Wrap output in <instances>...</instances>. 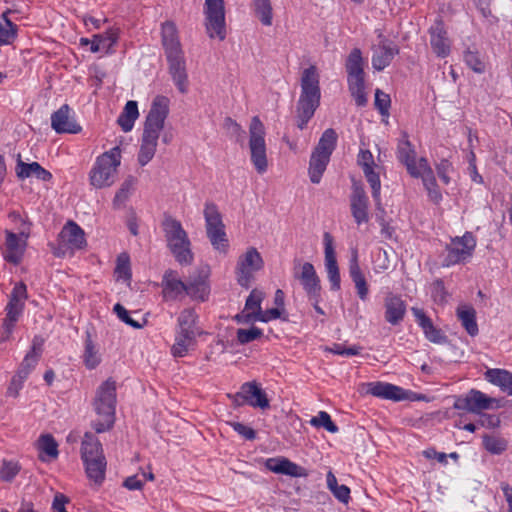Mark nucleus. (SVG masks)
Segmentation results:
<instances>
[{
	"mask_svg": "<svg viewBox=\"0 0 512 512\" xmlns=\"http://www.w3.org/2000/svg\"><path fill=\"white\" fill-rule=\"evenodd\" d=\"M368 205L369 199L363 187L355 185L350 198V209L358 225L368 222Z\"/></svg>",
	"mask_w": 512,
	"mask_h": 512,
	"instance_id": "16",
	"label": "nucleus"
},
{
	"mask_svg": "<svg viewBox=\"0 0 512 512\" xmlns=\"http://www.w3.org/2000/svg\"><path fill=\"white\" fill-rule=\"evenodd\" d=\"M162 228L167 247L176 261L182 265H190L194 256L191 251L190 239L181 222L170 215H166L162 221Z\"/></svg>",
	"mask_w": 512,
	"mask_h": 512,
	"instance_id": "4",
	"label": "nucleus"
},
{
	"mask_svg": "<svg viewBox=\"0 0 512 512\" xmlns=\"http://www.w3.org/2000/svg\"><path fill=\"white\" fill-rule=\"evenodd\" d=\"M197 322L198 315L195 310L192 308H186L179 313L175 330L200 335L202 332L198 327Z\"/></svg>",
	"mask_w": 512,
	"mask_h": 512,
	"instance_id": "31",
	"label": "nucleus"
},
{
	"mask_svg": "<svg viewBox=\"0 0 512 512\" xmlns=\"http://www.w3.org/2000/svg\"><path fill=\"white\" fill-rule=\"evenodd\" d=\"M44 339L41 336H35L32 341L30 351L25 355L17 373L20 378L27 379L39 362L43 352Z\"/></svg>",
	"mask_w": 512,
	"mask_h": 512,
	"instance_id": "20",
	"label": "nucleus"
},
{
	"mask_svg": "<svg viewBox=\"0 0 512 512\" xmlns=\"http://www.w3.org/2000/svg\"><path fill=\"white\" fill-rule=\"evenodd\" d=\"M163 295L167 299H177L183 293L186 294V283L178 278L174 270L165 271L162 279Z\"/></svg>",
	"mask_w": 512,
	"mask_h": 512,
	"instance_id": "23",
	"label": "nucleus"
},
{
	"mask_svg": "<svg viewBox=\"0 0 512 512\" xmlns=\"http://www.w3.org/2000/svg\"><path fill=\"white\" fill-rule=\"evenodd\" d=\"M325 266L337 264L336 253L333 245V237L325 232L323 235Z\"/></svg>",
	"mask_w": 512,
	"mask_h": 512,
	"instance_id": "54",
	"label": "nucleus"
},
{
	"mask_svg": "<svg viewBox=\"0 0 512 512\" xmlns=\"http://www.w3.org/2000/svg\"><path fill=\"white\" fill-rule=\"evenodd\" d=\"M397 158L405 165L410 175H417L418 161L416 160V151L412 143L408 139V134L402 132V138L397 146Z\"/></svg>",
	"mask_w": 512,
	"mask_h": 512,
	"instance_id": "19",
	"label": "nucleus"
},
{
	"mask_svg": "<svg viewBox=\"0 0 512 512\" xmlns=\"http://www.w3.org/2000/svg\"><path fill=\"white\" fill-rule=\"evenodd\" d=\"M483 446L491 454L500 455L508 447V441L497 434H485L483 436Z\"/></svg>",
	"mask_w": 512,
	"mask_h": 512,
	"instance_id": "43",
	"label": "nucleus"
},
{
	"mask_svg": "<svg viewBox=\"0 0 512 512\" xmlns=\"http://www.w3.org/2000/svg\"><path fill=\"white\" fill-rule=\"evenodd\" d=\"M249 149L251 162L259 174L266 172L268 160L266 154L265 128L258 117H253L249 127Z\"/></svg>",
	"mask_w": 512,
	"mask_h": 512,
	"instance_id": "6",
	"label": "nucleus"
},
{
	"mask_svg": "<svg viewBox=\"0 0 512 512\" xmlns=\"http://www.w3.org/2000/svg\"><path fill=\"white\" fill-rule=\"evenodd\" d=\"M431 295L434 302L438 304H444L447 301V292L442 280H436L432 284Z\"/></svg>",
	"mask_w": 512,
	"mask_h": 512,
	"instance_id": "59",
	"label": "nucleus"
},
{
	"mask_svg": "<svg viewBox=\"0 0 512 512\" xmlns=\"http://www.w3.org/2000/svg\"><path fill=\"white\" fill-rule=\"evenodd\" d=\"M116 401V382L107 379L97 388L93 400L94 410L101 417L93 422V428L97 433L108 431L113 426Z\"/></svg>",
	"mask_w": 512,
	"mask_h": 512,
	"instance_id": "3",
	"label": "nucleus"
},
{
	"mask_svg": "<svg viewBox=\"0 0 512 512\" xmlns=\"http://www.w3.org/2000/svg\"><path fill=\"white\" fill-rule=\"evenodd\" d=\"M162 42L165 49V55L183 51L177 37L176 27L171 22H165L162 25Z\"/></svg>",
	"mask_w": 512,
	"mask_h": 512,
	"instance_id": "32",
	"label": "nucleus"
},
{
	"mask_svg": "<svg viewBox=\"0 0 512 512\" xmlns=\"http://www.w3.org/2000/svg\"><path fill=\"white\" fill-rule=\"evenodd\" d=\"M83 359L86 367L88 369H94L97 367L101 361L100 354L93 344L92 340L88 336L85 342V350L83 354Z\"/></svg>",
	"mask_w": 512,
	"mask_h": 512,
	"instance_id": "49",
	"label": "nucleus"
},
{
	"mask_svg": "<svg viewBox=\"0 0 512 512\" xmlns=\"http://www.w3.org/2000/svg\"><path fill=\"white\" fill-rule=\"evenodd\" d=\"M265 467L276 474L287 475L291 477H306L308 475L307 470L290 461L285 457H273L268 458L265 461Z\"/></svg>",
	"mask_w": 512,
	"mask_h": 512,
	"instance_id": "17",
	"label": "nucleus"
},
{
	"mask_svg": "<svg viewBox=\"0 0 512 512\" xmlns=\"http://www.w3.org/2000/svg\"><path fill=\"white\" fill-rule=\"evenodd\" d=\"M512 373L504 369H488L484 376L485 379L500 389L504 387L507 380L511 378Z\"/></svg>",
	"mask_w": 512,
	"mask_h": 512,
	"instance_id": "50",
	"label": "nucleus"
},
{
	"mask_svg": "<svg viewBox=\"0 0 512 512\" xmlns=\"http://www.w3.org/2000/svg\"><path fill=\"white\" fill-rule=\"evenodd\" d=\"M23 308V305L8 302L5 308L6 317L4 318L2 324L3 331L1 334V341H6L10 338L15 324L23 312Z\"/></svg>",
	"mask_w": 512,
	"mask_h": 512,
	"instance_id": "30",
	"label": "nucleus"
},
{
	"mask_svg": "<svg viewBox=\"0 0 512 512\" xmlns=\"http://www.w3.org/2000/svg\"><path fill=\"white\" fill-rule=\"evenodd\" d=\"M328 280L331 283V289L337 291L340 289V273L337 264L325 266Z\"/></svg>",
	"mask_w": 512,
	"mask_h": 512,
	"instance_id": "63",
	"label": "nucleus"
},
{
	"mask_svg": "<svg viewBox=\"0 0 512 512\" xmlns=\"http://www.w3.org/2000/svg\"><path fill=\"white\" fill-rule=\"evenodd\" d=\"M58 445L54 438L49 435H42L39 439V449L41 452L45 453L47 456L51 458H56L58 456Z\"/></svg>",
	"mask_w": 512,
	"mask_h": 512,
	"instance_id": "53",
	"label": "nucleus"
},
{
	"mask_svg": "<svg viewBox=\"0 0 512 512\" xmlns=\"http://www.w3.org/2000/svg\"><path fill=\"white\" fill-rule=\"evenodd\" d=\"M135 183L136 179L133 176H129L125 179L114 197L113 203L115 206H121L128 199Z\"/></svg>",
	"mask_w": 512,
	"mask_h": 512,
	"instance_id": "51",
	"label": "nucleus"
},
{
	"mask_svg": "<svg viewBox=\"0 0 512 512\" xmlns=\"http://www.w3.org/2000/svg\"><path fill=\"white\" fill-rule=\"evenodd\" d=\"M81 457L83 461L104 457L100 441L90 432L85 433L82 440Z\"/></svg>",
	"mask_w": 512,
	"mask_h": 512,
	"instance_id": "33",
	"label": "nucleus"
},
{
	"mask_svg": "<svg viewBox=\"0 0 512 512\" xmlns=\"http://www.w3.org/2000/svg\"><path fill=\"white\" fill-rule=\"evenodd\" d=\"M398 53L395 45L387 40H382L377 48H375L372 56V66L375 70L381 71L387 67L394 56Z\"/></svg>",
	"mask_w": 512,
	"mask_h": 512,
	"instance_id": "24",
	"label": "nucleus"
},
{
	"mask_svg": "<svg viewBox=\"0 0 512 512\" xmlns=\"http://www.w3.org/2000/svg\"><path fill=\"white\" fill-rule=\"evenodd\" d=\"M199 334L181 332L175 330V342L171 348L175 357H184L196 345V338Z\"/></svg>",
	"mask_w": 512,
	"mask_h": 512,
	"instance_id": "29",
	"label": "nucleus"
},
{
	"mask_svg": "<svg viewBox=\"0 0 512 512\" xmlns=\"http://www.w3.org/2000/svg\"><path fill=\"white\" fill-rule=\"evenodd\" d=\"M168 62V71L180 93L185 94L188 91V74L186 70V60L184 52L166 55Z\"/></svg>",
	"mask_w": 512,
	"mask_h": 512,
	"instance_id": "14",
	"label": "nucleus"
},
{
	"mask_svg": "<svg viewBox=\"0 0 512 512\" xmlns=\"http://www.w3.org/2000/svg\"><path fill=\"white\" fill-rule=\"evenodd\" d=\"M301 93L296 104L297 126L304 129L320 105L319 74L315 66L303 70L301 75Z\"/></svg>",
	"mask_w": 512,
	"mask_h": 512,
	"instance_id": "2",
	"label": "nucleus"
},
{
	"mask_svg": "<svg viewBox=\"0 0 512 512\" xmlns=\"http://www.w3.org/2000/svg\"><path fill=\"white\" fill-rule=\"evenodd\" d=\"M206 29L211 38L223 40L225 32V11L223 0H205Z\"/></svg>",
	"mask_w": 512,
	"mask_h": 512,
	"instance_id": "12",
	"label": "nucleus"
},
{
	"mask_svg": "<svg viewBox=\"0 0 512 512\" xmlns=\"http://www.w3.org/2000/svg\"><path fill=\"white\" fill-rule=\"evenodd\" d=\"M463 60L465 64L475 73L483 74L486 70V65L480 53L470 48L464 52Z\"/></svg>",
	"mask_w": 512,
	"mask_h": 512,
	"instance_id": "46",
	"label": "nucleus"
},
{
	"mask_svg": "<svg viewBox=\"0 0 512 512\" xmlns=\"http://www.w3.org/2000/svg\"><path fill=\"white\" fill-rule=\"evenodd\" d=\"M86 246L84 230L74 221L67 222L59 234V246L55 252L57 256L67 252L82 249Z\"/></svg>",
	"mask_w": 512,
	"mask_h": 512,
	"instance_id": "11",
	"label": "nucleus"
},
{
	"mask_svg": "<svg viewBox=\"0 0 512 512\" xmlns=\"http://www.w3.org/2000/svg\"><path fill=\"white\" fill-rule=\"evenodd\" d=\"M357 162L362 170L378 168V165L375 164L373 155L369 150H360Z\"/></svg>",
	"mask_w": 512,
	"mask_h": 512,
	"instance_id": "62",
	"label": "nucleus"
},
{
	"mask_svg": "<svg viewBox=\"0 0 512 512\" xmlns=\"http://www.w3.org/2000/svg\"><path fill=\"white\" fill-rule=\"evenodd\" d=\"M27 298V289L24 283L16 284L10 295V303L20 304L24 306L25 299Z\"/></svg>",
	"mask_w": 512,
	"mask_h": 512,
	"instance_id": "60",
	"label": "nucleus"
},
{
	"mask_svg": "<svg viewBox=\"0 0 512 512\" xmlns=\"http://www.w3.org/2000/svg\"><path fill=\"white\" fill-rule=\"evenodd\" d=\"M457 317L467 333L471 336L478 334V325L476 323V312L472 306L461 305L457 308Z\"/></svg>",
	"mask_w": 512,
	"mask_h": 512,
	"instance_id": "34",
	"label": "nucleus"
},
{
	"mask_svg": "<svg viewBox=\"0 0 512 512\" xmlns=\"http://www.w3.org/2000/svg\"><path fill=\"white\" fill-rule=\"evenodd\" d=\"M390 96L380 89H377L375 92V107L379 110L381 115H388L389 114V107H390Z\"/></svg>",
	"mask_w": 512,
	"mask_h": 512,
	"instance_id": "58",
	"label": "nucleus"
},
{
	"mask_svg": "<svg viewBox=\"0 0 512 512\" xmlns=\"http://www.w3.org/2000/svg\"><path fill=\"white\" fill-rule=\"evenodd\" d=\"M379 169L378 168H370L363 170L364 176L369 183L371 190H372V197L375 201V205L378 207L379 210L383 212V207L381 204V181L379 176Z\"/></svg>",
	"mask_w": 512,
	"mask_h": 512,
	"instance_id": "40",
	"label": "nucleus"
},
{
	"mask_svg": "<svg viewBox=\"0 0 512 512\" xmlns=\"http://www.w3.org/2000/svg\"><path fill=\"white\" fill-rule=\"evenodd\" d=\"M204 218L206 223L207 236L212 246L219 251H225L227 247V237L222 216L214 203L207 202L204 209Z\"/></svg>",
	"mask_w": 512,
	"mask_h": 512,
	"instance_id": "8",
	"label": "nucleus"
},
{
	"mask_svg": "<svg viewBox=\"0 0 512 512\" xmlns=\"http://www.w3.org/2000/svg\"><path fill=\"white\" fill-rule=\"evenodd\" d=\"M186 294L196 300L204 301L209 294V286L204 276L191 278L186 283Z\"/></svg>",
	"mask_w": 512,
	"mask_h": 512,
	"instance_id": "37",
	"label": "nucleus"
},
{
	"mask_svg": "<svg viewBox=\"0 0 512 512\" xmlns=\"http://www.w3.org/2000/svg\"><path fill=\"white\" fill-rule=\"evenodd\" d=\"M385 320L391 325H398L406 314L405 302L396 295H388L385 298Z\"/></svg>",
	"mask_w": 512,
	"mask_h": 512,
	"instance_id": "25",
	"label": "nucleus"
},
{
	"mask_svg": "<svg viewBox=\"0 0 512 512\" xmlns=\"http://www.w3.org/2000/svg\"><path fill=\"white\" fill-rule=\"evenodd\" d=\"M412 313L418 325L423 329L426 338L437 344L446 342V336L436 329L429 317H427L423 310L419 308H412Z\"/></svg>",
	"mask_w": 512,
	"mask_h": 512,
	"instance_id": "28",
	"label": "nucleus"
},
{
	"mask_svg": "<svg viewBox=\"0 0 512 512\" xmlns=\"http://www.w3.org/2000/svg\"><path fill=\"white\" fill-rule=\"evenodd\" d=\"M263 267V259L260 253L253 247L239 257L236 267L238 284L244 288H249L253 280V273Z\"/></svg>",
	"mask_w": 512,
	"mask_h": 512,
	"instance_id": "13",
	"label": "nucleus"
},
{
	"mask_svg": "<svg viewBox=\"0 0 512 512\" xmlns=\"http://www.w3.org/2000/svg\"><path fill=\"white\" fill-rule=\"evenodd\" d=\"M367 393L382 399L401 401L407 399V391L399 386L385 382H371L367 385Z\"/></svg>",
	"mask_w": 512,
	"mask_h": 512,
	"instance_id": "21",
	"label": "nucleus"
},
{
	"mask_svg": "<svg viewBox=\"0 0 512 512\" xmlns=\"http://www.w3.org/2000/svg\"><path fill=\"white\" fill-rule=\"evenodd\" d=\"M430 45L433 52L440 58H446L451 52V40L441 19H437L429 28Z\"/></svg>",
	"mask_w": 512,
	"mask_h": 512,
	"instance_id": "15",
	"label": "nucleus"
},
{
	"mask_svg": "<svg viewBox=\"0 0 512 512\" xmlns=\"http://www.w3.org/2000/svg\"><path fill=\"white\" fill-rule=\"evenodd\" d=\"M416 169L418 174L411 176L414 178L421 177L425 188H431L432 186L437 185L434 173L425 158H420L418 160V167Z\"/></svg>",
	"mask_w": 512,
	"mask_h": 512,
	"instance_id": "47",
	"label": "nucleus"
},
{
	"mask_svg": "<svg viewBox=\"0 0 512 512\" xmlns=\"http://www.w3.org/2000/svg\"><path fill=\"white\" fill-rule=\"evenodd\" d=\"M336 142H337L336 132L332 128L326 129L323 132V134L313 152L330 157L333 150L335 149Z\"/></svg>",
	"mask_w": 512,
	"mask_h": 512,
	"instance_id": "42",
	"label": "nucleus"
},
{
	"mask_svg": "<svg viewBox=\"0 0 512 512\" xmlns=\"http://www.w3.org/2000/svg\"><path fill=\"white\" fill-rule=\"evenodd\" d=\"M86 467L87 476L95 483L100 484L104 480L106 460L105 457L93 458L83 461Z\"/></svg>",
	"mask_w": 512,
	"mask_h": 512,
	"instance_id": "41",
	"label": "nucleus"
},
{
	"mask_svg": "<svg viewBox=\"0 0 512 512\" xmlns=\"http://www.w3.org/2000/svg\"><path fill=\"white\" fill-rule=\"evenodd\" d=\"M262 335V330L253 326L249 329H238L237 340L240 344H247L260 338Z\"/></svg>",
	"mask_w": 512,
	"mask_h": 512,
	"instance_id": "56",
	"label": "nucleus"
},
{
	"mask_svg": "<svg viewBox=\"0 0 512 512\" xmlns=\"http://www.w3.org/2000/svg\"><path fill=\"white\" fill-rule=\"evenodd\" d=\"M348 88L351 96L354 98L356 105L363 107L367 104V95L365 93L364 76L348 77Z\"/></svg>",
	"mask_w": 512,
	"mask_h": 512,
	"instance_id": "39",
	"label": "nucleus"
},
{
	"mask_svg": "<svg viewBox=\"0 0 512 512\" xmlns=\"http://www.w3.org/2000/svg\"><path fill=\"white\" fill-rule=\"evenodd\" d=\"M251 9L264 26H271L273 9L270 0H251Z\"/></svg>",
	"mask_w": 512,
	"mask_h": 512,
	"instance_id": "38",
	"label": "nucleus"
},
{
	"mask_svg": "<svg viewBox=\"0 0 512 512\" xmlns=\"http://www.w3.org/2000/svg\"><path fill=\"white\" fill-rule=\"evenodd\" d=\"M115 272L117 273L118 278H122L124 280H129L131 278L130 261L127 254L123 253L118 256Z\"/></svg>",
	"mask_w": 512,
	"mask_h": 512,
	"instance_id": "55",
	"label": "nucleus"
},
{
	"mask_svg": "<svg viewBox=\"0 0 512 512\" xmlns=\"http://www.w3.org/2000/svg\"><path fill=\"white\" fill-rule=\"evenodd\" d=\"M242 395L247 404L254 408L267 409L270 406L266 393L256 382L242 384Z\"/></svg>",
	"mask_w": 512,
	"mask_h": 512,
	"instance_id": "26",
	"label": "nucleus"
},
{
	"mask_svg": "<svg viewBox=\"0 0 512 512\" xmlns=\"http://www.w3.org/2000/svg\"><path fill=\"white\" fill-rule=\"evenodd\" d=\"M15 170L17 177L20 179L29 178L31 176L42 181H50L52 179V174L44 169L39 163H25L22 161L20 154L18 155Z\"/></svg>",
	"mask_w": 512,
	"mask_h": 512,
	"instance_id": "27",
	"label": "nucleus"
},
{
	"mask_svg": "<svg viewBox=\"0 0 512 512\" xmlns=\"http://www.w3.org/2000/svg\"><path fill=\"white\" fill-rule=\"evenodd\" d=\"M113 311L116 313V315L118 316V318L120 320H122L123 322H125L126 324L134 327V328H140L141 325L133 320L129 314V312L125 309L124 306H122L121 304L117 303L114 308H113Z\"/></svg>",
	"mask_w": 512,
	"mask_h": 512,
	"instance_id": "64",
	"label": "nucleus"
},
{
	"mask_svg": "<svg viewBox=\"0 0 512 512\" xmlns=\"http://www.w3.org/2000/svg\"><path fill=\"white\" fill-rule=\"evenodd\" d=\"M454 407L458 410L480 414L484 410L500 407L499 400L486 395L485 393L471 389L465 395L455 401Z\"/></svg>",
	"mask_w": 512,
	"mask_h": 512,
	"instance_id": "10",
	"label": "nucleus"
},
{
	"mask_svg": "<svg viewBox=\"0 0 512 512\" xmlns=\"http://www.w3.org/2000/svg\"><path fill=\"white\" fill-rule=\"evenodd\" d=\"M20 468L17 463L4 462L0 471L1 478L4 481L10 482L18 474Z\"/></svg>",
	"mask_w": 512,
	"mask_h": 512,
	"instance_id": "61",
	"label": "nucleus"
},
{
	"mask_svg": "<svg viewBox=\"0 0 512 512\" xmlns=\"http://www.w3.org/2000/svg\"><path fill=\"white\" fill-rule=\"evenodd\" d=\"M263 300V293L256 289L252 290L245 303V310L249 311L247 317L255 320L258 313L261 311V302Z\"/></svg>",
	"mask_w": 512,
	"mask_h": 512,
	"instance_id": "48",
	"label": "nucleus"
},
{
	"mask_svg": "<svg viewBox=\"0 0 512 512\" xmlns=\"http://www.w3.org/2000/svg\"><path fill=\"white\" fill-rule=\"evenodd\" d=\"M99 44L101 45L104 52H109L112 46L116 43L118 39V34L114 30H109L102 34L95 35Z\"/></svg>",
	"mask_w": 512,
	"mask_h": 512,
	"instance_id": "57",
	"label": "nucleus"
},
{
	"mask_svg": "<svg viewBox=\"0 0 512 512\" xmlns=\"http://www.w3.org/2000/svg\"><path fill=\"white\" fill-rule=\"evenodd\" d=\"M51 127L59 134H76L81 131V127L71 118L67 104L62 105L51 115Z\"/></svg>",
	"mask_w": 512,
	"mask_h": 512,
	"instance_id": "18",
	"label": "nucleus"
},
{
	"mask_svg": "<svg viewBox=\"0 0 512 512\" xmlns=\"http://www.w3.org/2000/svg\"><path fill=\"white\" fill-rule=\"evenodd\" d=\"M6 241H5V250L3 252L4 259L12 264H19L22 260L26 241L22 239L19 235L6 231Z\"/></svg>",
	"mask_w": 512,
	"mask_h": 512,
	"instance_id": "22",
	"label": "nucleus"
},
{
	"mask_svg": "<svg viewBox=\"0 0 512 512\" xmlns=\"http://www.w3.org/2000/svg\"><path fill=\"white\" fill-rule=\"evenodd\" d=\"M169 113V99L165 96H157L152 102L146 117L138 162L141 166L147 165L154 157L160 132L164 128V122Z\"/></svg>",
	"mask_w": 512,
	"mask_h": 512,
	"instance_id": "1",
	"label": "nucleus"
},
{
	"mask_svg": "<svg viewBox=\"0 0 512 512\" xmlns=\"http://www.w3.org/2000/svg\"><path fill=\"white\" fill-rule=\"evenodd\" d=\"M9 12L7 11L2 14V19L5 23H0V46L12 44L17 36V26L7 18Z\"/></svg>",
	"mask_w": 512,
	"mask_h": 512,
	"instance_id": "45",
	"label": "nucleus"
},
{
	"mask_svg": "<svg viewBox=\"0 0 512 512\" xmlns=\"http://www.w3.org/2000/svg\"><path fill=\"white\" fill-rule=\"evenodd\" d=\"M475 247L476 239L470 232L451 239L445 247L446 254L443 258V266L450 267L467 262L472 257Z\"/></svg>",
	"mask_w": 512,
	"mask_h": 512,
	"instance_id": "7",
	"label": "nucleus"
},
{
	"mask_svg": "<svg viewBox=\"0 0 512 512\" xmlns=\"http://www.w3.org/2000/svg\"><path fill=\"white\" fill-rule=\"evenodd\" d=\"M139 116L138 105L136 101L130 100L126 103L122 113L118 117V124L124 132L133 129L134 123Z\"/></svg>",
	"mask_w": 512,
	"mask_h": 512,
	"instance_id": "35",
	"label": "nucleus"
},
{
	"mask_svg": "<svg viewBox=\"0 0 512 512\" xmlns=\"http://www.w3.org/2000/svg\"><path fill=\"white\" fill-rule=\"evenodd\" d=\"M348 77L364 76L363 59L361 51L355 48L351 51L346 62Z\"/></svg>",
	"mask_w": 512,
	"mask_h": 512,
	"instance_id": "44",
	"label": "nucleus"
},
{
	"mask_svg": "<svg viewBox=\"0 0 512 512\" xmlns=\"http://www.w3.org/2000/svg\"><path fill=\"white\" fill-rule=\"evenodd\" d=\"M310 424L314 427H323L331 433L338 432V427L331 420L330 415L325 411H320L317 416L311 418Z\"/></svg>",
	"mask_w": 512,
	"mask_h": 512,
	"instance_id": "52",
	"label": "nucleus"
},
{
	"mask_svg": "<svg viewBox=\"0 0 512 512\" xmlns=\"http://www.w3.org/2000/svg\"><path fill=\"white\" fill-rule=\"evenodd\" d=\"M293 276L299 280L310 301L319 302L321 298L320 279L310 262L294 263Z\"/></svg>",
	"mask_w": 512,
	"mask_h": 512,
	"instance_id": "9",
	"label": "nucleus"
},
{
	"mask_svg": "<svg viewBox=\"0 0 512 512\" xmlns=\"http://www.w3.org/2000/svg\"><path fill=\"white\" fill-rule=\"evenodd\" d=\"M121 164V149L115 146L96 158L89 173L90 184L97 188L113 185L117 179L118 167Z\"/></svg>",
	"mask_w": 512,
	"mask_h": 512,
	"instance_id": "5",
	"label": "nucleus"
},
{
	"mask_svg": "<svg viewBox=\"0 0 512 512\" xmlns=\"http://www.w3.org/2000/svg\"><path fill=\"white\" fill-rule=\"evenodd\" d=\"M330 157L313 152L309 163V176L312 183L318 184L326 170Z\"/></svg>",
	"mask_w": 512,
	"mask_h": 512,
	"instance_id": "36",
	"label": "nucleus"
}]
</instances>
